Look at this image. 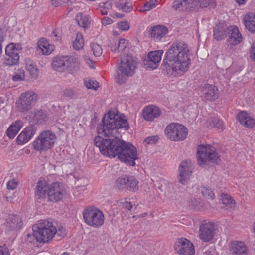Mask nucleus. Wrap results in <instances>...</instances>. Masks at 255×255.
Instances as JSON below:
<instances>
[{
  "label": "nucleus",
  "instance_id": "26",
  "mask_svg": "<svg viewBox=\"0 0 255 255\" xmlns=\"http://www.w3.org/2000/svg\"><path fill=\"white\" fill-rule=\"evenodd\" d=\"M244 24L247 29L252 33H255V14L247 13L243 18Z\"/></svg>",
  "mask_w": 255,
  "mask_h": 255
},
{
  "label": "nucleus",
  "instance_id": "51",
  "mask_svg": "<svg viewBox=\"0 0 255 255\" xmlns=\"http://www.w3.org/2000/svg\"><path fill=\"white\" fill-rule=\"evenodd\" d=\"M118 50L119 51H122L124 50L127 46V42L124 39H120L118 43Z\"/></svg>",
  "mask_w": 255,
  "mask_h": 255
},
{
  "label": "nucleus",
  "instance_id": "64",
  "mask_svg": "<svg viewBox=\"0 0 255 255\" xmlns=\"http://www.w3.org/2000/svg\"><path fill=\"white\" fill-rule=\"evenodd\" d=\"M115 15L117 17L122 18L125 15L122 13H115Z\"/></svg>",
  "mask_w": 255,
  "mask_h": 255
},
{
  "label": "nucleus",
  "instance_id": "33",
  "mask_svg": "<svg viewBox=\"0 0 255 255\" xmlns=\"http://www.w3.org/2000/svg\"><path fill=\"white\" fill-rule=\"evenodd\" d=\"M38 46L41 50L43 54L47 55L51 53V51L49 49V44L46 39L42 38L39 40Z\"/></svg>",
  "mask_w": 255,
  "mask_h": 255
},
{
  "label": "nucleus",
  "instance_id": "24",
  "mask_svg": "<svg viewBox=\"0 0 255 255\" xmlns=\"http://www.w3.org/2000/svg\"><path fill=\"white\" fill-rule=\"evenodd\" d=\"M230 249L233 255H247L248 253V248L243 242H232L230 244Z\"/></svg>",
  "mask_w": 255,
  "mask_h": 255
},
{
  "label": "nucleus",
  "instance_id": "27",
  "mask_svg": "<svg viewBox=\"0 0 255 255\" xmlns=\"http://www.w3.org/2000/svg\"><path fill=\"white\" fill-rule=\"evenodd\" d=\"M23 126V123L21 120H17L13 123L6 131L7 136L10 139L14 138Z\"/></svg>",
  "mask_w": 255,
  "mask_h": 255
},
{
  "label": "nucleus",
  "instance_id": "13",
  "mask_svg": "<svg viewBox=\"0 0 255 255\" xmlns=\"http://www.w3.org/2000/svg\"><path fill=\"white\" fill-rule=\"evenodd\" d=\"M174 249L179 255H194L193 244L186 238L178 239L174 245Z\"/></svg>",
  "mask_w": 255,
  "mask_h": 255
},
{
  "label": "nucleus",
  "instance_id": "55",
  "mask_svg": "<svg viewBox=\"0 0 255 255\" xmlns=\"http://www.w3.org/2000/svg\"><path fill=\"white\" fill-rule=\"evenodd\" d=\"M52 36L54 37L55 40L57 41H60L61 39V34L58 29H55L53 31Z\"/></svg>",
  "mask_w": 255,
  "mask_h": 255
},
{
  "label": "nucleus",
  "instance_id": "45",
  "mask_svg": "<svg viewBox=\"0 0 255 255\" xmlns=\"http://www.w3.org/2000/svg\"><path fill=\"white\" fill-rule=\"evenodd\" d=\"M132 9L133 6L132 3L128 0H126L119 10H121L122 11L127 13L131 11Z\"/></svg>",
  "mask_w": 255,
  "mask_h": 255
},
{
  "label": "nucleus",
  "instance_id": "28",
  "mask_svg": "<svg viewBox=\"0 0 255 255\" xmlns=\"http://www.w3.org/2000/svg\"><path fill=\"white\" fill-rule=\"evenodd\" d=\"M78 25L85 30L90 27L91 24V18L89 15L78 13L75 17Z\"/></svg>",
  "mask_w": 255,
  "mask_h": 255
},
{
  "label": "nucleus",
  "instance_id": "53",
  "mask_svg": "<svg viewBox=\"0 0 255 255\" xmlns=\"http://www.w3.org/2000/svg\"><path fill=\"white\" fill-rule=\"evenodd\" d=\"M18 186V182L14 179L9 180L7 183V188L8 190H13Z\"/></svg>",
  "mask_w": 255,
  "mask_h": 255
},
{
  "label": "nucleus",
  "instance_id": "46",
  "mask_svg": "<svg viewBox=\"0 0 255 255\" xmlns=\"http://www.w3.org/2000/svg\"><path fill=\"white\" fill-rule=\"evenodd\" d=\"M52 4L55 6H68L71 3V0H51Z\"/></svg>",
  "mask_w": 255,
  "mask_h": 255
},
{
  "label": "nucleus",
  "instance_id": "21",
  "mask_svg": "<svg viewBox=\"0 0 255 255\" xmlns=\"http://www.w3.org/2000/svg\"><path fill=\"white\" fill-rule=\"evenodd\" d=\"M227 37L228 42L232 45L238 44L242 40V35L238 27L235 26H229Z\"/></svg>",
  "mask_w": 255,
  "mask_h": 255
},
{
  "label": "nucleus",
  "instance_id": "34",
  "mask_svg": "<svg viewBox=\"0 0 255 255\" xmlns=\"http://www.w3.org/2000/svg\"><path fill=\"white\" fill-rule=\"evenodd\" d=\"M127 178L126 175L124 176L118 178L114 184V187L116 189L119 190H126L127 184Z\"/></svg>",
  "mask_w": 255,
  "mask_h": 255
},
{
  "label": "nucleus",
  "instance_id": "18",
  "mask_svg": "<svg viewBox=\"0 0 255 255\" xmlns=\"http://www.w3.org/2000/svg\"><path fill=\"white\" fill-rule=\"evenodd\" d=\"M37 128L34 125L26 127L16 138L18 144L23 145L27 143L34 135Z\"/></svg>",
  "mask_w": 255,
  "mask_h": 255
},
{
  "label": "nucleus",
  "instance_id": "12",
  "mask_svg": "<svg viewBox=\"0 0 255 255\" xmlns=\"http://www.w3.org/2000/svg\"><path fill=\"white\" fill-rule=\"evenodd\" d=\"M65 193V190L61 184L54 182L49 185L47 201L58 202L63 198Z\"/></svg>",
  "mask_w": 255,
  "mask_h": 255
},
{
  "label": "nucleus",
  "instance_id": "63",
  "mask_svg": "<svg viewBox=\"0 0 255 255\" xmlns=\"http://www.w3.org/2000/svg\"><path fill=\"white\" fill-rule=\"evenodd\" d=\"M236 2L239 5L244 4L245 3L247 0H235Z\"/></svg>",
  "mask_w": 255,
  "mask_h": 255
},
{
  "label": "nucleus",
  "instance_id": "36",
  "mask_svg": "<svg viewBox=\"0 0 255 255\" xmlns=\"http://www.w3.org/2000/svg\"><path fill=\"white\" fill-rule=\"evenodd\" d=\"M112 2L111 0L101 3L99 5V9L102 15H107L109 10L112 9Z\"/></svg>",
  "mask_w": 255,
  "mask_h": 255
},
{
  "label": "nucleus",
  "instance_id": "49",
  "mask_svg": "<svg viewBox=\"0 0 255 255\" xmlns=\"http://www.w3.org/2000/svg\"><path fill=\"white\" fill-rule=\"evenodd\" d=\"M159 139L158 135H153L146 138L144 140V143L146 144H154Z\"/></svg>",
  "mask_w": 255,
  "mask_h": 255
},
{
  "label": "nucleus",
  "instance_id": "25",
  "mask_svg": "<svg viewBox=\"0 0 255 255\" xmlns=\"http://www.w3.org/2000/svg\"><path fill=\"white\" fill-rule=\"evenodd\" d=\"M237 117L240 123L247 128H252L255 125V120L250 117L245 111L239 112Z\"/></svg>",
  "mask_w": 255,
  "mask_h": 255
},
{
  "label": "nucleus",
  "instance_id": "42",
  "mask_svg": "<svg viewBox=\"0 0 255 255\" xmlns=\"http://www.w3.org/2000/svg\"><path fill=\"white\" fill-rule=\"evenodd\" d=\"M157 4V0H150L147 2L143 6V7L139 10L140 12H143L154 8Z\"/></svg>",
  "mask_w": 255,
  "mask_h": 255
},
{
  "label": "nucleus",
  "instance_id": "60",
  "mask_svg": "<svg viewBox=\"0 0 255 255\" xmlns=\"http://www.w3.org/2000/svg\"><path fill=\"white\" fill-rule=\"evenodd\" d=\"M125 1L126 0H116L115 2L116 7L119 9Z\"/></svg>",
  "mask_w": 255,
  "mask_h": 255
},
{
  "label": "nucleus",
  "instance_id": "62",
  "mask_svg": "<svg viewBox=\"0 0 255 255\" xmlns=\"http://www.w3.org/2000/svg\"><path fill=\"white\" fill-rule=\"evenodd\" d=\"M4 37L2 33L0 32V55L2 53V46L1 43L4 41Z\"/></svg>",
  "mask_w": 255,
  "mask_h": 255
},
{
  "label": "nucleus",
  "instance_id": "30",
  "mask_svg": "<svg viewBox=\"0 0 255 255\" xmlns=\"http://www.w3.org/2000/svg\"><path fill=\"white\" fill-rule=\"evenodd\" d=\"M193 7L199 5L201 7L215 8L216 2L215 0H192Z\"/></svg>",
  "mask_w": 255,
  "mask_h": 255
},
{
  "label": "nucleus",
  "instance_id": "4",
  "mask_svg": "<svg viewBox=\"0 0 255 255\" xmlns=\"http://www.w3.org/2000/svg\"><path fill=\"white\" fill-rule=\"evenodd\" d=\"M136 62L131 56L127 55L122 58L120 65L118 66L115 79L119 84L124 83L128 76H131L135 72Z\"/></svg>",
  "mask_w": 255,
  "mask_h": 255
},
{
  "label": "nucleus",
  "instance_id": "44",
  "mask_svg": "<svg viewBox=\"0 0 255 255\" xmlns=\"http://www.w3.org/2000/svg\"><path fill=\"white\" fill-rule=\"evenodd\" d=\"M90 47L95 56L99 57L102 55L103 50L100 45L97 43H93L91 44Z\"/></svg>",
  "mask_w": 255,
  "mask_h": 255
},
{
  "label": "nucleus",
  "instance_id": "3",
  "mask_svg": "<svg viewBox=\"0 0 255 255\" xmlns=\"http://www.w3.org/2000/svg\"><path fill=\"white\" fill-rule=\"evenodd\" d=\"M32 230V235H27V241L31 242L30 239L33 237L37 242L45 243L51 240L56 235V228L52 222L42 220L33 226Z\"/></svg>",
  "mask_w": 255,
  "mask_h": 255
},
{
  "label": "nucleus",
  "instance_id": "58",
  "mask_svg": "<svg viewBox=\"0 0 255 255\" xmlns=\"http://www.w3.org/2000/svg\"><path fill=\"white\" fill-rule=\"evenodd\" d=\"M250 52L251 58L255 61V43H253Z\"/></svg>",
  "mask_w": 255,
  "mask_h": 255
},
{
  "label": "nucleus",
  "instance_id": "9",
  "mask_svg": "<svg viewBox=\"0 0 255 255\" xmlns=\"http://www.w3.org/2000/svg\"><path fill=\"white\" fill-rule=\"evenodd\" d=\"M166 136L172 141L183 140L187 135V130L185 126L178 123L169 124L165 129Z\"/></svg>",
  "mask_w": 255,
  "mask_h": 255
},
{
  "label": "nucleus",
  "instance_id": "31",
  "mask_svg": "<svg viewBox=\"0 0 255 255\" xmlns=\"http://www.w3.org/2000/svg\"><path fill=\"white\" fill-rule=\"evenodd\" d=\"M26 68L29 72L31 76L36 78L38 76V69L35 63L30 59L25 60Z\"/></svg>",
  "mask_w": 255,
  "mask_h": 255
},
{
  "label": "nucleus",
  "instance_id": "59",
  "mask_svg": "<svg viewBox=\"0 0 255 255\" xmlns=\"http://www.w3.org/2000/svg\"><path fill=\"white\" fill-rule=\"evenodd\" d=\"M112 22V20L108 17H105L101 20V23L104 25H108Z\"/></svg>",
  "mask_w": 255,
  "mask_h": 255
},
{
  "label": "nucleus",
  "instance_id": "32",
  "mask_svg": "<svg viewBox=\"0 0 255 255\" xmlns=\"http://www.w3.org/2000/svg\"><path fill=\"white\" fill-rule=\"evenodd\" d=\"M192 0H176L173 3V7L175 9L184 7L186 8H193Z\"/></svg>",
  "mask_w": 255,
  "mask_h": 255
},
{
  "label": "nucleus",
  "instance_id": "35",
  "mask_svg": "<svg viewBox=\"0 0 255 255\" xmlns=\"http://www.w3.org/2000/svg\"><path fill=\"white\" fill-rule=\"evenodd\" d=\"M222 204L230 208H233L235 206V202L232 198L227 194L223 193L221 195Z\"/></svg>",
  "mask_w": 255,
  "mask_h": 255
},
{
  "label": "nucleus",
  "instance_id": "20",
  "mask_svg": "<svg viewBox=\"0 0 255 255\" xmlns=\"http://www.w3.org/2000/svg\"><path fill=\"white\" fill-rule=\"evenodd\" d=\"M7 231H15L20 229L22 226V222L21 218L17 215L10 214L6 219L5 223Z\"/></svg>",
  "mask_w": 255,
  "mask_h": 255
},
{
  "label": "nucleus",
  "instance_id": "5",
  "mask_svg": "<svg viewBox=\"0 0 255 255\" xmlns=\"http://www.w3.org/2000/svg\"><path fill=\"white\" fill-rule=\"evenodd\" d=\"M197 158L198 164L203 167H206L211 163L217 164L220 161L215 149L210 145L199 146L197 148Z\"/></svg>",
  "mask_w": 255,
  "mask_h": 255
},
{
  "label": "nucleus",
  "instance_id": "52",
  "mask_svg": "<svg viewBox=\"0 0 255 255\" xmlns=\"http://www.w3.org/2000/svg\"><path fill=\"white\" fill-rule=\"evenodd\" d=\"M24 73V71L20 70L19 74H16L15 75L13 76V80L15 82L23 81L25 78V75Z\"/></svg>",
  "mask_w": 255,
  "mask_h": 255
},
{
  "label": "nucleus",
  "instance_id": "57",
  "mask_svg": "<svg viewBox=\"0 0 255 255\" xmlns=\"http://www.w3.org/2000/svg\"><path fill=\"white\" fill-rule=\"evenodd\" d=\"M122 206L123 208H125L128 210L130 211L132 208V204L130 202L125 201L124 202H122Z\"/></svg>",
  "mask_w": 255,
  "mask_h": 255
},
{
  "label": "nucleus",
  "instance_id": "15",
  "mask_svg": "<svg viewBox=\"0 0 255 255\" xmlns=\"http://www.w3.org/2000/svg\"><path fill=\"white\" fill-rule=\"evenodd\" d=\"M199 93L203 100L215 101L218 97V90L213 85L205 84L198 89Z\"/></svg>",
  "mask_w": 255,
  "mask_h": 255
},
{
  "label": "nucleus",
  "instance_id": "1",
  "mask_svg": "<svg viewBox=\"0 0 255 255\" xmlns=\"http://www.w3.org/2000/svg\"><path fill=\"white\" fill-rule=\"evenodd\" d=\"M129 128L128 122L124 115H119L110 111L104 115L102 123L97 129L99 134L106 137H95L94 142L103 155L112 157L117 156L121 161L133 166L135 160L138 158L136 148L131 143L115 136L117 132L126 131Z\"/></svg>",
  "mask_w": 255,
  "mask_h": 255
},
{
  "label": "nucleus",
  "instance_id": "16",
  "mask_svg": "<svg viewBox=\"0 0 255 255\" xmlns=\"http://www.w3.org/2000/svg\"><path fill=\"white\" fill-rule=\"evenodd\" d=\"M215 231V225L213 223L209 222L202 224L199 228V238L204 242H209L213 239Z\"/></svg>",
  "mask_w": 255,
  "mask_h": 255
},
{
  "label": "nucleus",
  "instance_id": "11",
  "mask_svg": "<svg viewBox=\"0 0 255 255\" xmlns=\"http://www.w3.org/2000/svg\"><path fill=\"white\" fill-rule=\"evenodd\" d=\"M22 48L20 45L10 43L5 48V64L8 66L18 64L19 60V52Z\"/></svg>",
  "mask_w": 255,
  "mask_h": 255
},
{
  "label": "nucleus",
  "instance_id": "7",
  "mask_svg": "<svg viewBox=\"0 0 255 255\" xmlns=\"http://www.w3.org/2000/svg\"><path fill=\"white\" fill-rule=\"evenodd\" d=\"M57 139L55 133L50 130L42 131L33 142L32 146L35 150L42 152L51 149Z\"/></svg>",
  "mask_w": 255,
  "mask_h": 255
},
{
  "label": "nucleus",
  "instance_id": "6",
  "mask_svg": "<svg viewBox=\"0 0 255 255\" xmlns=\"http://www.w3.org/2000/svg\"><path fill=\"white\" fill-rule=\"evenodd\" d=\"M79 61L77 58L68 56H57L53 59V69L60 72H72L79 67Z\"/></svg>",
  "mask_w": 255,
  "mask_h": 255
},
{
  "label": "nucleus",
  "instance_id": "38",
  "mask_svg": "<svg viewBox=\"0 0 255 255\" xmlns=\"http://www.w3.org/2000/svg\"><path fill=\"white\" fill-rule=\"evenodd\" d=\"M163 53V50L153 51L149 52L147 56L149 57V58H151V59L154 60V62L159 63L161 60Z\"/></svg>",
  "mask_w": 255,
  "mask_h": 255
},
{
  "label": "nucleus",
  "instance_id": "39",
  "mask_svg": "<svg viewBox=\"0 0 255 255\" xmlns=\"http://www.w3.org/2000/svg\"><path fill=\"white\" fill-rule=\"evenodd\" d=\"M199 190L201 192L202 194L207 199H213L214 198V193L211 188L203 186L200 187L199 188Z\"/></svg>",
  "mask_w": 255,
  "mask_h": 255
},
{
  "label": "nucleus",
  "instance_id": "29",
  "mask_svg": "<svg viewBox=\"0 0 255 255\" xmlns=\"http://www.w3.org/2000/svg\"><path fill=\"white\" fill-rule=\"evenodd\" d=\"M127 178V187L126 190L132 192H136L138 191L139 188L138 181L137 179L132 176L126 175Z\"/></svg>",
  "mask_w": 255,
  "mask_h": 255
},
{
  "label": "nucleus",
  "instance_id": "8",
  "mask_svg": "<svg viewBox=\"0 0 255 255\" xmlns=\"http://www.w3.org/2000/svg\"><path fill=\"white\" fill-rule=\"evenodd\" d=\"M85 222L89 226L99 228L103 225L105 217L103 212L95 206H88L83 211Z\"/></svg>",
  "mask_w": 255,
  "mask_h": 255
},
{
  "label": "nucleus",
  "instance_id": "56",
  "mask_svg": "<svg viewBox=\"0 0 255 255\" xmlns=\"http://www.w3.org/2000/svg\"><path fill=\"white\" fill-rule=\"evenodd\" d=\"M0 255H9V249L5 246H0Z\"/></svg>",
  "mask_w": 255,
  "mask_h": 255
},
{
  "label": "nucleus",
  "instance_id": "61",
  "mask_svg": "<svg viewBox=\"0 0 255 255\" xmlns=\"http://www.w3.org/2000/svg\"><path fill=\"white\" fill-rule=\"evenodd\" d=\"M112 43L114 44V45L113 44L110 46L111 50L112 51L115 52L117 50H118L117 44H116V42L115 41V40H112Z\"/></svg>",
  "mask_w": 255,
  "mask_h": 255
},
{
  "label": "nucleus",
  "instance_id": "23",
  "mask_svg": "<svg viewBox=\"0 0 255 255\" xmlns=\"http://www.w3.org/2000/svg\"><path fill=\"white\" fill-rule=\"evenodd\" d=\"M160 114L161 111L158 107L154 105H149L144 109L143 117L145 120L152 121L155 118L158 117Z\"/></svg>",
  "mask_w": 255,
  "mask_h": 255
},
{
  "label": "nucleus",
  "instance_id": "37",
  "mask_svg": "<svg viewBox=\"0 0 255 255\" xmlns=\"http://www.w3.org/2000/svg\"><path fill=\"white\" fill-rule=\"evenodd\" d=\"M84 44V39L81 33H78L76 35V39L73 42V46L76 50L82 49Z\"/></svg>",
  "mask_w": 255,
  "mask_h": 255
},
{
  "label": "nucleus",
  "instance_id": "54",
  "mask_svg": "<svg viewBox=\"0 0 255 255\" xmlns=\"http://www.w3.org/2000/svg\"><path fill=\"white\" fill-rule=\"evenodd\" d=\"M56 235L60 238L64 237L66 235L65 229L62 226L58 227L56 229Z\"/></svg>",
  "mask_w": 255,
  "mask_h": 255
},
{
  "label": "nucleus",
  "instance_id": "2",
  "mask_svg": "<svg viewBox=\"0 0 255 255\" xmlns=\"http://www.w3.org/2000/svg\"><path fill=\"white\" fill-rule=\"evenodd\" d=\"M190 62V51L187 44L183 41H177L166 51L161 68L164 74L172 75L174 72L187 71Z\"/></svg>",
  "mask_w": 255,
  "mask_h": 255
},
{
  "label": "nucleus",
  "instance_id": "48",
  "mask_svg": "<svg viewBox=\"0 0 255 255\" xmlns=\"http://www.w3.org/2000/svg\"><path fill=\"white\" fill-rule=\"evenodd\" d=\"M189 205L192 208L199 209L202 205L199 199L191 198L189 201Z\"/></svg>",
  "mask_w": 255,
  "mask_h": 255
},
{
  "label": "nucleus",
  "instance_id": "22",
  "mask_svg": "<svg viewBox=\"0 0 255 255\" xmlns=\"http://www.w3.org/2000/svg\"><path fill=\"white\" fill-rule=\"evenodd\" d=\"M168 31V29L166 26L158 25L151 27L149 33L150 36L155 41H159L167 34Z\"/></svg>",
  "mask_w": 255,
  "mask_h": 255
},
{
  "label": "nucleus",
  "instance_id": "41",
  "mask_svg": "<svg viewBox=\"0 0 255 255\" xmlns=\"http://www.w3.org/2000/svg\"><path fill=\"white\" fill-rule=\"evenodd\" d=\"M143 64L146 69H150L153 70L156 69L158 66V63L154 62V60L149 58V57H147L143 61Z\"/></svg>",
  "mask_w": 255,
  "mask_h": 255
},
{
  "label": "nucleus",
  "instance_id": "40",
  "mask_svg": "<svg viewBox=\"0 0 255 255\" xmlns=\"http://www.w3.org/2000/svg\"><path fill=\"white\" fill-rule=\"evenodd\" d=\"M209 124L211 127L213 128L219 129H223L224 125L223 121L217 118L214 117L211 118L209 120Z\"/></svg>",
  "mask_w": 255,
  "mask_h": 255
},
{
  "label": "nucleus",
  "instance_id": "47",
  "mask_svg": "<svg viewBox=\"0 0 255 255\" xmlns=\"http://www.w3.org/2000/svg\"><path fill=\"white\" fill-rule=\"evenodd\" d=\"M62 97L67 99H74L76 97V93L71 89H66L63 91Z\"/></svg>",
  "mask_w": 255,
  "mask_h": 255
},
{
  "label": "nucleus",
  "instance_id": "19",
  "mask_svg": "<svg viewBox=\"0 0 255 255\" xmlns=\"http://www.w3.org/2000/svg\"><path fill=\"white\" fill-rule=\"evenodd\" d=\"M229 26L224 21H220L213 28V36L217 41H221L227 37Z\"/></svg>",
  "mask_w": 255,
  "mask_h": 255
},
{
  "label": "nucleus",
  "instance_id": "14",
  "mask_svg": "<svg viewBox=\"0 0 255 255\" xmlns=\"http://www.w3.org/2000/svg\"><path fill=\"white\" fill-rule=\"evenodd\" d=\"M193 165L190 159L182 161L179 167V174L178 176L179 182L182 184L188 183L189 176L193 170Z\"/></svg>",
  "mask_w": 255,
  "mask_h": 255
},
{
  "label": "nucleus",
  "instance_id": "50",
  "mask_svg": "<svg viewBox=\"0 0 255 255\" xmlns=\"http://www.w3.org/2000/svg\"><path fill=\"white\" fill-rule=\"evenodd\" d=\"M117 27L122 31H127L129 28V25L128 22L122 21L117 23Z\"/></svg>",
  "mask_w": 255,
  "mask_h": 255
},
{
  "label": "nucleus",
  "instance_id": "10",
  "mask_svg": "<svg viewBox=\"0 0 255 255\" xmlns=\"http://www.w3.org/2000/svg\"><path fill=\"white\" fill-rule=\"evenodd\" d=\"M37 98V95L32 91L22 94L19 99L16 102L18 110L21 112L27 111L35 104Z\"/></svg>",
  "mask_w": 255,
  "mask_h": 255
},
{
  "label": "nucleus",
  "instance_id": "43",
  "mask_svg": "<svg viewBox=\"0 0 255 255\" xmlns=\"http://www.w3.org/2000/svg\"><path fill=\"white\" fill-rule=\"evenodd\" d=\"M84 85L88 89L96 90L99 87V83L95 80L86 79L84 80Z\"/></svg>",
  "mask_w": 255,
  "mask_h": 255
},
{
  "label": "nucleus",
  "instance_id": "17",
  "mask_svg": "<svg viewBox=\"0 0 255 255\" xmlns=\"http://www.w3.org/2000/svg\"><path fill=\"white\" fill-rule=\"evenodd\" d=\"M49 185L46 181H38L34 188L35 197L36 200L41 202L42 200H47Z\"/></svg>",
  "mask_w": 255,
  "mask_h": 255
}]
</instances>
